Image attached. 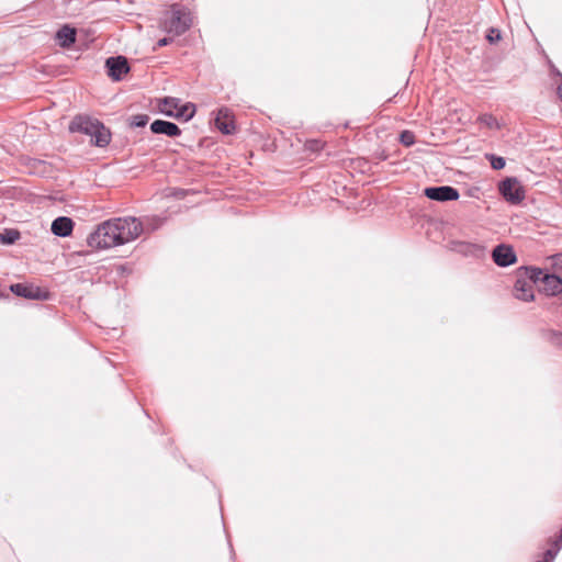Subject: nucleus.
<instances>
[{"instance_id":"21","label":"nucleus","mask_w":562,"mask_h":562,"mask_svg":"<svg viewBox=\"0 0 562 562\" xmlns=\"http://www.w3.org/2000/svg\"><path fill=\"white\" fill-rule=\"evenodd\" d=\"M161 224H162V221L158 216L146 217L145 222H143L144 231L145 229L155 231V229L159 228L161 226Z\"/></svg>"},{"instance_id":"24","label":"nucleus","mask_w":562,"mask_h":562,"mask_svg":"<svg viewBox=\"0 0 562 562\" xmlns=\"http://www.w3.org/2000/svg\"><path fill=\"white\" fill-rule=\"evenodd\" d=\"M491 166L495 170H501L505 167V159L495 155H487Z\"/></svg>"},{"instance_id":"5","label":"nucleus","mask_w":562,"mask_h":562,"mask_svg":"<svg viewBox=\"0 0 562 562\" xmlns=\"http://www.w3.org/2000/svg\"><path fill=\"white\" fill-rule=\"evenodd\" d=\"M502 196L510 204H519L525 199V189L517 178H506L498 184Z\"/></svg>"},{"instance_id":"10","label":"nucleus","mask_w":562,"mask_h":562,"mask_svg":"<svg viewBox=\"0 0 562 562\" xmlns=\"http://www.w3.org/2000/svg\"><path fill=\"white\" fill-rule=\"evenodd\" d=\"M514 296L524 302L533 300V285L518 273L514 284Z\"/></svg>"},{"instance_id":"15","label":"nucleus","mask_w":562,"mask_h":562,"mask_svg":"<svg viewBox=\"0 0 562 562\" xmlns=\"http://www.w3.org/2000/svg\"><path fill=\"white\" fill-rule=\"evenodd\" d=\"M76 30L69 25H64L56 33V38L61 47H70L76 42Z\"/></svg>"},{"instance_id":"7","label":"nucleus","mask_w":562,"mask_h":562,"mask_svg":"<svg viewBox=\"0 0 562 562\" xmlns=\"http://www.w3.org/2000/svg\"><path fill=\"white\" fill-rule=\"evenodd\" d=\"M493 261L499 267H508L517 261L514 248L509 245H497L492 251Z\"/></svg>"},{"instance_id":"11","label":"nucleus","mask_w":562,"mask_h":562,"mask_svg":"<svg viewBox=\"0 0 562 562\" xmlns=\"http://www.w3.org/2000/svg\"><path fill=\"white\" fill-rule=\"evenodd\" d=\"M150 131L155 134H164L169 137H177L181 134V130L177 124L164 120H156L150 124Z\"/></svg>"},{"instance_id":"16","label":"nucleus","mask_w":562,"mask_h":562,"mask_svg":"<svg viewBox=\"0 0 562 562\" xmlns=\"http://www.w3.org/2000/svg\"><path fill=\"white\" fill-rule=\"evenodd\" d=\"M518 273L530 281L532 285L542 283V277L547 274L540 268L535 267H521L518 269Z\"/></svg>"},{"instance_id":"28","label":"nucleus","mask_w":562,"mask_h":562,"mask_svg":"<svg viewBox=\"0 0 562 562\" xmlns=\"http://www.w3.org/2000/svg\"><path fill=\"white\" fill-rule=\"evenodd\" d=\"M172 38L171 37H164V38H160L158 42H157V46L158 47H164V46H167L171 43Z\"/></svg>"},{"instance_id":"29","label":"nucleus","mask_w":562,"mask_h":562,"mask_svg":"<svg viewBox=\"0 0 562 562\" xmlns=\"http://www.w3.org/2000/svg\"><path fill=\"white\" fill-rule=\"evenodd\" d=\"M474 247H475V249H476L477 251H481V252H482V251L484 250V248H483V247H481V246H474Z\"/></svg>"},{"instance_id":"13","label":"nucleus","mask_w":562,"mask_h":562,"mask_svg":"<svg viewBox=\"0 0 562 562\" xmlns=\"http://www.w3.org/2000/svg\"><path fill=\"white\" fill-rule=\"evenodd\" d=\"M74 222L66 216H59L52 223V233L59 237H67L72 233Z\"/></svg>"},{"instance_id":"6","label":"nucleus","mask_w":562,"mask_h":562,"mask_svg":"<svg viewBox=\"0 0 562 562\" xmlns=\"http://www.w3.org/2000/svg\"><path fill=\"white\" fill-rule=\"evenodd\" d=\"M425 195L435 201L447 202L459 199V192L450 186L429 187L425 189Z\"/></svg>"},{"instance_id":"26","label":"nucleus","mask_w":562,"mask_h":562,"mask_svg":"<svg viewBox=\"0 0 562 562\" xmlns=\"http://www.w3.org/2000/svg\"><path fill=\"white\" fill-rule=\"evenodd\" d=\"M486 38L492 44L497 43L502 38L501 31L494 27L490 29Z\"/></svg>"},{"instance_id":"4","label":"nucleus","mask_w":562,"mask_h":562,"mask_svg":"<svg viewBox=\"0 0 562 562\" xmlns=\"http://www.w3.org/2000/svg\"><path fill=\"white\" fill-rule=\"evenodd\" d=\"M112 221L114 222V227L117 228L115 233L119 245L135 240L144 232L143 222L136 217H115Z\"/></svg>"},{"instance_id":"30","label":"nucleus","mask_w":562,"mask_h":562,"mask_svg":"<svg viewBox=\"0 0 562 562\" xmlns=\"http://www.w3.org/2000/svg\"><path fill=\"white\" fill-rule=\"evenodd\" d=\"M559 94H560V98L562 99V86L559 87Z\"/></svg>"},{"instance_id":"14","label":"nucleus","mask_w":562,"mask_h":562,"mask_svg":"<svg viewBox=\"0 0 562 562\" xmlns=\"http://www.w3.org/2000/svg\"><path fill=\"white\" fill-rule=\"evenodd\" d=\"M541 290L547 295H557L562 292V280L554 274H546L542 277Z\"/></svg>"},{"instance_id":"8","label":"nucleus","mask_w":562,"mask_h":562,"mask_svg":"<svg viewBox=\"0 0 562 562\" xmlns=\"http://www.w3.org/2000/svg\"><path fill=\"white\" fill-rule=\"evenodd\" d=\"M108 68V75L115 81L122 79V77L130 71V65L124 56L110 57L105 61Z\"/></svg>"},{"instance_id":"18","label":"nucleus","mask_w":562,"mask_h":562,"mask_svg":"<svg viewBox=\"0 0 562 562\" xmlns=\"http://www.w3.org/2000/svg\"><path fill=\"white\" fill-rule=\"evenodd\" d=\"M194 113H195V105L193 103L188 102L186 104H181V102H180L179 108L175 112L173 117H176L178 120L189 121L193 117Z\"/></svg>"},{"instance_id":"1","label":"nucleus","mask_w":562,"mask_h":562,"mask_svg":"<svg viewBox=\"0 0 562 562\" xmlns=\"http://www.w3.org/2000/svg\"><path fill=\"white\" fill-rule=\"evenodd\" d=\"M70 132H80L92 137V143L95 146L104 147L111 140L110 131L98 120H92L87 116H76L69 125Z\"/></svg>"},{"instance_id":"17","label":"nucleus","mask_w":562,"mask_h":562,"mask_svg":"<svg viewBox=\"0 0 562 562\" xmlns=\"http://www.w3.org/2000/svg\"><path fill=\"white\" fill-rule=\"evenodd\" d=\"M180 99L166 97L159 102V110L167 116L173 117L175 112L179 108Z\"/></svg>"},{"instance_id":"12","label":"nucleus","mask_w":562,"mask_h":562,"mask_svg":"<svg viewBox=\"0 0 562 562\" xmlns=\"http://www.w3.org/2000/svg\"><path fill=\"white\" fill-rule=\"evenodd\" d=\"M215 125L224 134H232L235 130L232 114L228 109H220L215 117Z\"/></svg>"},{"instance_id":"22","label":"nucleus","mask_w":562,"mask_h":562,"mask_svg":"<svg viewBox=\"0 0 562 562\" xmlns=\"http://www.w3.org/2000/svg\"><path fill=\"white\" fill-rule=\"evenodd\" d=\"M480 122L487 126L488 128H498V123L496 117L491 114H483L479 117Z\"/></svg>"},{"instance_id":"9","label":"nucleus","mask_w":562,"mask_h":562,"mask_svg":"<svg viewBox=\"0 0 562 562\" xmlns=\"http://www.w3.org/2000/svg\"><path fill=\"white\" fill-rule=\"evenodd\" d=\"M10 290L18 296L32 300L47 299V293L32 284L16 283L10 286Z\"/></svg>"},{"instance_id":"23","label":"nucleus","mask_w":562,"mask_h":562,"mask_svg":"<svg viewBox=\"0 0 562 562\" xmlns=\"http://www.w3.org/2000/svg\"><path fill=\"white\" fill-rule=\"evenodd\" d=\"M148 115L146 114H137L132 116L131 119V125L135 127H144L148 123Z\"/></svg>"},{"instance_id":"20","label":"nucleus","mask_w":562,"mask_h":562,"mask_svg":"<svg viewBox=\"0 0 562 562\" xmlns=\"http://www.w3.org/2000/svg\"><path fill=\"white\" fill-rule=\"evenodd\" d=\"M20 238V233L16 229H5L0 234V241L5 245H11Z\"/></svg>"},{"instance_id":"27","label":"nucleus","mask_w":562,"mask_h":562,"mask_svg":"<svg viewBox=\"0 0 562 562\" xmlns=\"http://www.w3.org/2000/svg\"><path fill=\"white\" fill-rule=\"evenodd\" d=\"M553 268L557 272H562V254L553 257Z\"/></svg>"},{"instance_id":"3","label":"nucleus","mask_w":562,"mask_h":562,"mask_svg":"<svg viewBox=\"0 0 562 562\" xmlns=\"http://www.w3.org/2000/svg\"><path fill=\"white\" fill-rule=\"evenodd\" d=\"M114 222L108 220L97 226V228L88 236L87 243L91 248L108 249L111 247L120 246L116 243V233Z\"/></svg>"},{"instance_id":"2","label":"nucleus","mask_w":562,"mask_h":562,"mask_svg":"<svg viewBox=\"0 0 562 562\" xmlns=\"http://www.w3.org/2000/svg\"><path fill=\"white\" fill-rule=\"evenodd\" d=\"M192 23L191 14L184 8L173 4L161 22L165 32L179 36L187 32Z\"/></svg>"},{"instance_id":"25","label":"nucleus","mask_w":562,"mask_h":562,"mask_svg":"<svg viewBox=\"0 0 562 562\" xmlns=\"http://www.w3.org/2000/svg\"><path fill=\"white\" fill-rule=\"evenodd\" d=\"M400 140L405 146H411L415 143V135L411 131H403L400 135Z\"/></svg>"},{"instance_id":"19","label":"nucleus","mask_w":562,"mask_h":562,"mask_svg":"<svg viewBox=\"0 0 562 562\" xmlns=\"http://www.w3.org/2000/svg\"><path fill=\"white\" fill-rule=\"evenodd\" d=\"M561 547H562V528H561L560 536H559L558 540L554 542V547L551 549H548L544 552L543 560L538 561V562H552L554 560L555 555L558 554L559 550L561 549Z\"/></svg>"}]
</instances>
